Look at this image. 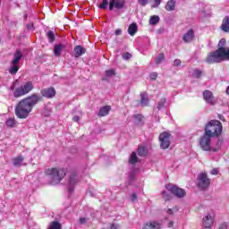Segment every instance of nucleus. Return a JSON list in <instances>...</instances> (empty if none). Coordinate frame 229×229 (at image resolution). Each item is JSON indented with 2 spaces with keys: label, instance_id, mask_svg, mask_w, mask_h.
I'll list each match as a JSON object with an SVG mask.
<instances>
[{
  "label": "nucleus",
  "instance_id": "2f4dec72",
  "mask_svg": "<svg viewBox=\"0 0 229 229\" xmlns=\"http://www.w3.org/2000/svg\"><path fill=\"white\" fill-rule=\"evenodd\" d=\"M138 155L139 157H146L148 155V149L144 146H140L138 148Z\"/></svg>",
  "mask_w": 229,
  "mask_h": 229
},
{
  "label": "nucleus",
  "instance_id": "bf43d9fd",
  "mask_svg": "<svg viewBox=\"0 0 229 229\" xmlns=\"http://www.w3.org/2000/svg\"><path fill=\"white\" fill-rule=\"evenodd\" d=\"M174 222H170L169 224H168V228H171L172 226H174Z\"/></svg>",
  "mask_w": 229,
  "mask_h": 229
},
{
  "label": "nucleus",
  "instance_id": "1a4fd4ad",
  "mask_svg": "<svg viewBox=\"0 0 229 229\" xmlns=\"http://www.w3.org/2000/svg\"><path fill=\"white\" fill-rule=\"evenodd\" d=\"M212 139H214V138L212 136L207 134L206 132H204V134L199 138V146H200L202 151H211Z\"/></svg>",
  "mask_w": 229,
  "mask_h": 229
},
{
  "label": "nucleus",
  "instance_id": "ddd939ff",
  "mask_svg": "<svg viewBox=\"0 0 229 229\" xmlns=\"http://www.w3.org/2000/svg\"><path fill=\"white\" fill-rule=\"evenodd\" d=\"M40 94L43 96V98L51 99L56 96V90L53 87L46 88L40 90Z\"/></svg>",
  "mask_w": 229,
  "mask_h": 229
},
{
  "label": "nucleus",
  "instance_id": "412c9836",
  "mask_svg": "<svg viewBox=\"0 0 229 229\" xmlns=\"http://www.w3.org/2000/svg\"><path fill=\"white\" fill-rule=\"evenodd\" d=\"M134 124L136 126H144V116L140 114H137L133 115Z\"/></svg>",
  "mask_w": 229,
  "mask_h": 229
},
{
  "label": "nucleus",
  "instance_id": "7c9ffc66",
  "mask_svg": "<svg viewBox=\"0 0 229 229\" xmlns=\"http://www.w3.org/2000/svg\"><path fill=\"white\" fill-rule=\"evenodd\" d=\"M160 22V16L158 15H153L149 19V24L151 26H156V24H158Z\"/></svg>",
  "mask_w": 229,
  "mask_h": 229
},
{
  "label": "nucleus",
  "instance_id": "f257e3e1",
  "mask_svg": "<svg viewBox=\"0 0 229 229\" xmlns=\"http://www.w3.org/2000/svg\"><path fill=\"white\" fill-rule=\"evenodd\" d=\"M42 101V96L34 93L26 98L21 99L15 106V115L18 119H28L30 114H31V110H33V106L38 105Z\"/></svg>",
  "mask_w": 229,
  "mask_h": 229
},
{
  "label": "nucleus",
  "instance_id": "052dcab7",
  "mask_svg": "<svg viewBox=\"0 0 229 229\" xmlns=\"http://www.w3.org/2000/svg\"><path fill=\"white\" fill-rule=\"evenodd\" d=\"M226 94L229 95V86H228L227 89H226Z\"/></svg>",
  "mask_w": 229,
  "mask_h": 229
},
{
  "label": "nucleus",
  "instance_id": "ea45409f",
  "mask_svg": "<svg viewBox=\"0 0 229 229\" xmlns=\"http://www.w3.org/2000/svg\"><path fill=\"white\" fill-rule=\"evenodd\" d=\"M164 58H165V55L164 53L159 54V55L156 58V64L158 65L164 62Z\"/></svg>",
  "mask_w": 229,
  "mask_h": 229
},
{
  "label": "nucleus",
  "instance_id": "2eb2a0df",
  "mask_svg": "<svg viewBox=\"0 0 229 229\" xmlns=\"http://www.w3.org/2000/svg\"><path fill=\"white\" fill-rule=\"evenodd\" d=\"M21 60H22V52L21 49H16L13 54V59L11 62V65H19V64H21Z\"/></svg>",
  "mask_w": 229,
  "mask_h": 229
},
{
  "label": "nucleus",
  "instance_id": "4be33fe9",
  "mask_svg": "<svg viewBox=\"0 0 229 229\" xmlns=\"http://www.w3.org/2000/svg\"><path fill=\"white\" fill-rule=\"evenodd\" d=\"M74 53H75V58H80V56L87 53V49H85V47L79 45L74 47Z\"/></svg>",
  "mask_w": 229,
  "mask_h": 229
},
{
  "label": "nucleus",
  "instance_id": "39448f33",
  "mask_svg": "<svg viewBox=\"0 0 229 229\" xmlns=\"http://www.w3.org/2000/svg\"><path fill=\"white\" fill-rule=\"evenodd\" d=\"M126 5V0H99L98 8L100 10H106L109 6L110 12H117V10H123Z\"/></svg>",
  "mask_w": 229,
  "mask_h": 229
},
{
  "label": "nucleus",
  "instance_id": "a211bd4d",
  "mask_svg": "<svg viewBox=\"0 0 229 229\" xmlns=\"http://www.w3.org/2000/svg\"><path fill=\"white\" fill-rule=\"evenodd\" d=\"M117 72H115L114 69H109L105 72V77L102 78V81H110L111 78L115 77Z\"/></svg>",
  "mask_w": 229,
  "mask_h": 229
},
{
  "label": "nucleus",
  "instance_id": "c9c22d12",
  "mask_svg": "<svg viewBox=\"0 0 229 229\" xmlns=\"http://www.w3.org/2000/svg\"><path fill=\"white\" fill-rule=\"evenodd\" d=\"M162 196L165 201H171V199H173V195H171V193L168 191H162Z\"/></svg>",
  "mask_w": 229,
  "mask_h": 229
},
{
  "label": "nucleus",
  "instance_id": "a18cd8bd",
  "mask_svg": "<svg viewBox=\"0 0 229 229\" xmlns=\"http://www.w3.org/2000/svg\"><path fill=\"white\" fill-rule=\"evenodd\" d=\"M179 65H182V60H180V59H175V60L174 61V67H179Z\"/></svg>",
  "mask_w": 229,
  "mask_h": 229
},
{
  "label": "nucleus",
  "instance_id": "20e7f679",
  "mask_svg": "<svg viewBox=\"0 0 229 229\" xmlns=\"http://www.w3.org/2000/svg\"><path fill=\"white\" fill-rule=\"evenodd\" d=\"M204 133L213 137V139H218L223 133V123L218 120L209 121L204 128Z\"/></svg>",
  "mask_w": 229,
  "mask_h": 229
},
{
  "label": "nucleus",
  "instance_id": "6e6d98bb",
  "mask_svg": "<svg viewBox=\"0 0 229 229\" xmlns=\"http://www.w3.org/2000/svg\"><path fill=\"white\" fill-rule=\"evenodd\" d=\"M166 213H167L169 216H173V214H174V212H173V209H171V208H168V209L166 210Z\"/></svg>",
  "mask_w": 229,
  "mask_h": 229
},
{
  "label": "nucleus",
  "instance_id": "79ce46f5",
  "mask_svg": "<svg viewBox=\"0 0 229 229\" xmlns=\"http://www.w3.org/2000/svg\"><path fill=\"white\" fill-rule=\"evenodd\" d=\"M130 58H131V54H130L129 52H126L123 55V60H130Z\"/></svg>",
  "mask_w": 229,
  "mask_h": 229
},
{
  "label": "nucleus",
  "instance_id": "09e8293b",
  "mask_svg": "<svg viewBox=\"0 0 229 229\" xmlns=\"http://www.w3.org/2000/svg\"><path fill=\"white\" fill-rule=\"evenodd\" d=\"M27 30H29V31H33V30H35V27L33 26V23H29L26 25Z\"/></svg>",
  "mask_w": 229,
  "mask_h": 229
},
{
  "label": "nucleus",
  "instance_id": "72a5a7b5",
  "mask_svg": "<svg viewBox=\"0 0 229 229\" xmlns=\"http://www.w3.org/2000/svg\"><path fill=\"white\" fill-rule=\"evenodd\" d=\"M19 72V64H12V66L9 69L10 74H17Z\"/></svg>",
  "mask_w": 229,
  "mask_h": 229
},
{
  "label": "nucleus",
  "instance_id": "a19ab883",
  "mask_svg": "<svg viewBox=\"0 0 229 229\" xmlns=\"http://www.w3.org/2000/svg\"><path fill=\"white\" fill-rule=\"evenodd\" d=\"M60 228H62V225H60V223L56 221H54L52 222L49 229H60Z\"/></svg>",
  "mask_w": 229,
  "mask_h": 229
},
{
  "label": "nucleus",
  "instance_id": "4c0bfd02",
  "mask_svg": "<svg viewBox=\"0 0 229 229\" xmlns=\"http://www.w3.org/2000/svg\"><path fill=\"white\" fill-rule=\"evenodd\" d=\"M166 99L165 98H161L159 102L157 103V110H161L165 106Z\"/></svg>",
  "mask_w": 229,
  "mask_h": 229
},
{
  "label": "nucleus",
  "instance_id": "393cba45",
  "mask_svg": "<svg viewBox=\"0 0 229 229\" xmlns=\"http://www.w3.org/2000/svg\"><path fill=\"white\" fill-rule=\"evenodd\" d=\"M111 109H112V107L110 106H103L102 108H100V110L98 112V116L105 117L106 115H108Z\"/></svg>",
  "mask_w": 229,
  "mask_h": 229
},
{
  "label": "nucleus",
  "instance_id": "bb28decb",
  "mask_svg": "<svg viewBox=\"0 0 229 229\" xmlns=\"http://www.w3.org/2000/svg\"><path fill=\"white\" fill-rule=\"evenodd\" d=\"M138 30L139 27L137 26V23H131L128 28V33L131 37H133Z\"/></svg>",
  "mask_w": 229,
  "mask_h": 229
},
{
  "label": "nucleus",
  "instance_id": "0eeeda50",
  "mask_svg": "<svg viewBox=\"0 0 229 229\" xmlns=\"http://www.w3.org/2000/svg\"><path fill=\"white\" fill-rule=\"evenodd\" d=\"M197 187H199L200 191H207L208 187H210L211 180L208 178L207 173H200L197 176Z\"/></svg>",
  "mask_w": 229,
  "mask_h": 229
},
{
  "label": "nucleus",
  "instance_id": "c85d7f7f",
  "mask_svg": "<svg viewBox=\"0 0 229 229\" xmlns=\"http://www.w3.org/2000/svg\"><path fill=\"white\" fill-rule=\"evenodd\" d=\"M221 146H223V140L218 139L216 147H211V151H213V153H217V151L221 149Z\"/></svg>",
  "mask_w": 229,
  "mask_h": 229
},
{
  "label": "nucleus",
  "instance_id": "6e6552de",
  "mask_svg": "<svg viewBox=\"0 0 229 229\" xmlns=\"http://www.w3.org/2000/svg\"><path fill=\"white\" fill-rule=\"evenodd\" d=\"M165 189L168 191V192L173 194V196H175V198H185L187 195V192L184 189H182L175 184H166Z\"/></svg>",
  "mask_w": 229,
  "mask_h": 229
},
{
  "label": "nucleus",
  "instance_id": "4468645a",
  "mask_svg": "<svg viewBox=\"0 0 229 229\" xmlns=\"http://www.w3.org/2000/svg\"><path fill=\"white\" fill-rule=\"evenodd\" d=\"M62 51H67V46L65 44L59 43L54 46V56L60 58L62 56Z\"/></svg>",
  "mask_w": 229,
  "mask_h": 229
},
{
  "label": "nucleus",
  "instance_id": "49530a36",
  "mask_svg": "<svg viewBox=\"0 0 229 229\" xmlns=\"http://www.w3.org/2000/svg\"><path fill=\"white\" fill-rule=\"evenodd\" d=\"M149 78H150V80H157V78H158V73H157V72H151V73L149 74Z\"/></svg>",
  "mask_w": 229,
  "mask_h": 229
},
{
  "label": "nucleus",
  "instance_id": "f3484780",
  "mask_svg": "<svg viewBox=\"0 0 229 229\" xmlns=\"http://www.w3.org/2000/svg\"><path fill=\"white\" fill-rule=\"evenodd\" d=\"M182 40L186 44H189L194 40V30H190L187 33L182 36Z\"/></svg>",
  "mask_w": 229,
  "mask_h": 229
},
{
  "label": "nucleus",
  "instance_id": "7ed1b4c3",
  "mask_svg": "<svg viewBox=\"0 0 229 229\" xmlns=\"http://www.w3.org/2000/svg\"><path fill=\"white\" fill-rule=\"evenodd\" d=\"M225 60H229V47L218 48L215 52H211L207 59V64H221Z\"/></svg>",
  "mask_w": 229,
  "mask_h": 229
},
{
  "label": "nucleus",
  "instance_id": "9d476101",
  "mask_svg": "<svg viewBox=\"0 0 229 229\" xmlns=\"http://www.w3.org/2000/svg\"><path fill=\"white\" fill-rule=\"evenodd\" d=\"M171 137V133L165 131L162 132L159 135V140H160V148L161 149H167L169 146H171V140L169 138Z\"/></svg>",
  "mask_w": 229,
  "mask_h": 229
},
{
  "label": "nucleus",
  "instance_id": "aec40b11",
  "mask_svg": "<svg viewBox=\"0 0 229 229\" xmlns=\"http://www.w3.org/2000/svg\"><path fill=\"white\" fill-rule=\"evenodd\" d=\"M220 30H222V31H225V33H229V15L225 16V18L223 19Z\"/></svg>",
  "mask_w": 229,
  "mask_h": 229
},
{
  "label": "nucleus",
  "instance_id": "58836bf2",
  "mask_svg": "<svg viewBox=\"0 0 229 229\" xmlns=\"http://www.w3.org/2000/svg\"><path fill=\"white\" fill-rule=\"evenodd\" d=\"M15 119L9 118L6 122L5 124L8 128H13L15 126Z\"/></svg>",
  "mask_w": 229,
  "mask_h": 229
},
{
  "label": "nucleus",
  "instance_id": "4d7b16f0",
  "mask_svg": "<svg viewBox=\"0 0 229 229\" xmlns=\"http://www.w3.org/2000/svg\"><path fill=\"white\" fill-rule=\"evenodd\" d=\"M115 35H121V33H123V30H121V29H118L115 30Z\"/></svg>",
  "mask_w": 229,
  "mask_h": 229
},
{
  "label": "nucleus",
  "instance_id": "5fc2aeb1",
  "mask_svg": "<svg viewBox=\"0 0 229 229\" xmlns=\"http://www.w3.org/2000/svg\"><path fill=\"white\" fill-rule=\"evenodd\" d=\"M72 121H74V123H78V121H80V116L74 115V116L72 117Z\"/></svg>",
  "mask_w": 229,
  "mask_h": 229
},
{
  "label": "nucleus",
  "instance_id": "a878e982",
  "mask_svg": "<svg viewBox=\"0 0 229 229\" xmlns=\"http://www.w3.org/2000/svg\"><path fill=\"white\" fill-rule=\"evenodd\" d=\"M22 162H24V157L22 156H18L13 159L14 167H21V165H22Z\"/></svg>",
  "mask_w": 229,
  "mask_h": 229
},
{
  "label": "nucleus",
  "instance_id": "37998d69",
  "mask_svg": "<svg viewBox=\"0 0 229 229\" xmlns=\"http://www.w3.org/2000/svg\"><path fill=\"white\" fill-rule=\"evenodd\" d=\"M156 4L155 5H151V8H158L160 6V4H162V0H154Z\"/></svg>",
  "mask_w": 229,
  "mask_h": 229
},
{
  "label": "nucleus",
  "instance_id": "b1692460",
  "mask_svg": "<svg viewBox=\"0 0 229 229\" xmlns=\"http://www.w3.org/2000/svg\"><path fill=\"white\" fill-rule=\"evenodd\" d=\"M165 8L166 12H174L176 8V0H169Z\"/></svg>",
  "mask_w": 229,
  "mask_h": 229
},
{
  "label": "nucleus",
  "instance_id": "423d86ee",
  "mask_svg": "<svg viewBox=\"0 0 229 229\" xmlns=\"http://www.w3.org/2000/svg\"><path fill=\"white\" fill-rule=\"evenodd\" d=\"M47 174L50 176V185H58L65 178L67 170L65 168H51L47 170Z\"/></svg>",
  "mask_w": 229,
  "mask_h": 229
},
{
  "label": "nucleus",
  "instance_id": "864d4df0",
  "mask_svg": "<svg viewBox=\"0 0 229 229\" xmlns=\"http://www.w3.org/2000/svg\"><path fill=\"white\" fill-rule=\"evenodd\" d=\"M218 229H228V225L226 223L222 224Z\"/></svg>",
  "mask_w": 229,
  "mask_h": 229
},
{
  "label": "nucleus",
  "instance_id": "de8ad7c7",
  "mask_svg": "<svg viewBox=\"0 0 229 229\" xmlns=\"http://www.w3.org/2000/svg\"><path fill=\"white\" fill-rule=\"evenodd\" d=\"M148 3H149V0H139V4H140V6H146Z\"/></svg>",
  "mask_w": 229,
  "mask_h": 229
},
{
  "label": "nucleus",
  "instance_id": "c03bdc74",
  "mask_svg": "<svg viewBox=\"0 0 229 229\" xmlns=\"http://www.w3.org/2000/svg\"><path fill=\"white\" fill-rule=\"evenodd\" d=\"M87 221H89V218H87V217L79 218L80 225H85L87 223Z\"/></svg>",
  "mask_w": 229,
  "mask_h": 229
},
{
  "label": "nucleus",
  "instance_id": "e433bc0d",
  "mask_svg": "<svg viewBox=\"0 0 229 229\" xmlns=\"http://www.w3.org/2000/svg\"><path fill=\"white\" fill-rule=\"evenodd\" d=\"M226 46V39L221 38L218 42V49H228V47H225Z\"/></svg>",
  "mask_w": 229,
  "mask_h": 229
},
{
  "label": "nucleus",
  "instance_id": "603ef678",
  "mask_svg": "<svg viewBox=\"0 0 229 229\" xmlns=\"http://www.w3.org/2000/svg\"><path fill=\"white\" fill-rule=\"evenodd\" d=\"M131 200L133 201H137V194L136 193H132L131 195Z\"/></svg>",
  "mask_w": 229,
  "mask_h": 229
},
{
  "label": "nucleus",
  "instance_id": "473e14b6",
  "mask_svg": "<svg viewBox=\"0 0 229 229\" xmlns=\"http://www.w3.org/2000/svg\"><path fill=\"white\" fill-rule=\"evenodd\" d=\"M192 76L193 78H196L197 80H199V78H201V76H203V71L199 70V69H194L193 72H192Z\"/></svg>",
  "mask_w": 229,
  "mask_h": 229
},
{
  "label": "nucleus",
  "instance_id": "6ab92c4d",
  "mask_svg": "<svg viewBox=\"0 0 229 229\" xmlns=\"http://www.w3.org/2000/svg\"><path fill=\"white\" fill-rule=\"evenodd\" d=\"M202 223L204 228H210L214 225V218L211 215H208L202 219Z\"/></svg>",
  "mask_w": 229,
  "mask_h": 229
},
{
  "label": "nucleus",
  "instance_id": "5701e85b",
  "mask_svg": "<svg viewBox=\"0 0 229 229\" xmlns=\"http://www.w3.org/2000/svg\"><path fill=\"white\" fill-rule=\"evenodd\" d=\"M143 229H161V225L159 223L153 221L145 224Z\"/></svg>",
  "mask_w": 229,
  "mask_h": 229
},
{
  "label": "nucleus",
  "instance_id": "3c124183",
  "mask_svg": "<svg viewBox=\"0 0 229 229\" xmlns=\"http://www.w3.org/2000/svg\"><path fill=\"white\" fill-rule=\"evenodd\" d=\"M210 174H214V175H217V174H219V170H217V168H213V169L210 171Z\"/></svg>",
  "mask_w": 229,
  "mask_h": 229
},
{
  "label": "nucleus",
  "instance_id": "f8f14e48",
  "mask_svg": "<svg viewBox=\"0 0 229 229\" xmlns=\"http://www.w3.org/2000/svg\"><path fill=\"white\" fill-rule=\"evenodd\" d=\"M203 99L206 101V103H208V105H210L211 106L216 105V98L214 97V93L208 89H206L203 92Z\"/></svg>",
  "mask_w": 229,
  "mask_h": 229
},
{
  "label": "nucleus",
  "instance_id": "dca6fc26",
  "mask_svg": "<svg viewBox=\"0 0 229 229\" xmlns=\"http://www.w3.org/2000/svg\"><path fill=\"white\" fill-rule=\"evenodd\" d=\"M140 106H148L149 105V97L148 96V92L142 91L140 94Z\"/></svg>",
  "mask_w": 229,
  "mask_h": 229
},
{
  "label": "nucleus",
  "instance_id": "8fccbe9b",
  "mask_svg": "<svg viewBox=\"0 0 229 229\" xmlns=\"http://www.w3.org/2000/svg\"><path fill=\"white\" fill-rule=\"evenodd\" d=\"M120 228H121V225H119V224L113 223L110 225V229H120Z\"/></svg>",
  "mask_w": 229,
  "mask_h": 229
},
{
  "label": "nucleus",
  "instance_id": "c756f323",
  "mask_svg": "<svg viewBox=\"0 0 229 229\" xmlns=\"http://www.w3.org/2000/svg\"><path fill=\"white\" fill-rule=\"evenodd\" d=\"M137 162H139V157H137V153L132 152L129 158V164L135 165V164H137Z\"/></svg>",
  "mask_w": 229,
  "mask_h": 229
},
{
  "label": "nucleus",
  "instance_id": "9b49d317",
  "mask_svg": "<svg viewBox=\"0 0 229 229\" xmlns=\"http://www.w3.org/2000/svg\"><path fill=\"white\" fill-rule=\"evenodd\" d=\"M78 182V174L76 172H72L68 181V192H70V194L74 192V187Z\"/></svg>",
  "mask_w": 229,
  "mask_h": 229
},
{
  "label": "nucleus",
  "instance_id": "cd10ccee",
  "mask_svg": "<svg viewBox=\"0 0 229 229\" xmlns=\"http://www.w3.org/2000/svg\"><path fill=\"white\" fill-rule=\"evenodd\" d=\"M47 38L50 44H53L56 40V37L55 36V31L48 30L47 32Z\"/></svg>",
  "mask_w": 229,
  "mask_h": 229
},
{
  "label": "nucleus",
  "instance_id": "13d9d810",
  "mask_svg": "<svg viewBox=\"0 0 229 229\" xmlns=\"http://www.w3.org/2000/svg\"><path fill=\"white\" fill-rule=\"evenodd\" d=\"M218 118L220 119V121H223L225 123V116L223 114H218Z\"/></svg>",
  "mask_w": 229,
  "mask_h": 229
},
{
  "label": "nucleus",
  "instance_id": "f704fd0d",
  "mask_svg": "<svg viewBox=\"0 0 229 229\" xmlns=\"http://www.w3.org/2000/svg\"><path fill=\"white\" fill-rule=\"evenodd\" d=\"M135 176H137V170L133 169L129 173V182L131 183L135 181Z\"/></svg>",
  "mask_w": 229,
  "mask_h": 229
},
{
  "label": "nucleus",
  "instance_id": "f03ea898",
  "mask_svg": "<svg viewBox=\"0 0 229 229\" xmlns=\"http://www.w3.org/2000/svg\"><path fill=\"white\" fill-rule=\"evenodd\" d=\"M33 89L34 86L31 81H28L23 85L19 86V79H16L12 82L9 90L13 91V98L17 99L22 98V96H26V94H30Z\"/></svg>",
  "mask_w": 229,
  "mask_h": 229
}]
</instances>
